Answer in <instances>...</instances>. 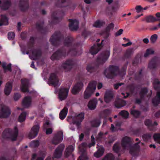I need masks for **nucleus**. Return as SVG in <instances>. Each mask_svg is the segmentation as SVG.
<instances>
[{"label":"nucleus","instance_id":"f257e3e1","mask_svg":"<svg viewBox=\"0 0 160 160\" xmlns=\"http://www.w3.org/2000/svg\"><path fill=\"white\" fill-rule=\"evenodd\" d=\"M140 142L132 145L131 139L129 137L126 136L123 138L122 140V146L123 149L128 150L130 153L133 154V153L138 150L140 148L138 144Z\"/></svg>","mask_w":160,"mask_h":160},{"label":"nucleus","instance_id":"f03ea898","mask_svg":"<svg viewBox=\"0 0 160 160\" xmlns=\"http://www.w3.org/2000/svg\"><path fill=\"white\" fill-rule=\"evenodd\" d=\"M92 138V143H90L88 145H87L85 143H82L80 146L79 147V148L80 151L82 152V155L80 156L78 160H87L88 159V157H87L85 152L83 153V151H84L85 149L87 147H88L90 148L92 146H94L95 144V142L94 141V138L93 135L91 136Z\"/></svg>","mask_w":160,"mask_h":160},{"label":"nucleus","instance_id":"7ed1b4c3","mask_svg":"<svg viewBox=\"0 0 160 160\" xmlns=\"http://www.w3.org/2000/svg\"><path fill=\"white\" fill-rule=\"evenodd\" d=\"M18 134V131L16 127L13 130L8 128L5 129L3 132L2 137L4 138H9L12 141L15 140Z\"/></svg>","mask_w":160,"mask_h":160},{"label":"nucleus","instance_id":"20e7f679","mask_svg":"<svg viewBox=\"0 0 160 160\" xmlns=\"http://www.w3.org/2000/svg\"><path fill=\"white\" fill-rule=\"evenodd\" d=\"M96 82L94 81H91L89 83L84 92V99L88 98L92 95L96 89Z\"/></svg>","mask_w":160,"mask_h":160},{"label":"nucleus","instance_id":"39448f33","mask_svg":"<svg viewBox=\"0 0 160 160\" xmlns=\"http://www.w3.org/2000/svg\"><path fill=\"white\" fill-rule=\"evenodd\" d=\"M84 118V114L83 113H81L76 115L74 117L71 116H68L67 121L69 122L72 121L74 124H76L77 126H79Z\"/></svg>","mask_w":160,"mask_h":160},{"label":"nucleus","instance_id":"423d86ee","mask_svg":"<svg viewBox=\"0 0 160 160\" xmlns=\"http://www.w3.org/2000/svg\"><path fill=\"white\" fill-rule=\"evenodd\" d=\"M11 114V111L9 108L5 105L0 104V118H6Z\"/></svg>","mask_w":160,"mask_h":160},{"label":"nucleus","instance_id":"0eeeda50","mask_svg":"<svg viewBox=\"0 0 160 160\" xmlns=\"http://www.w3.org/2000/svg\"><path fill=\"white\" fill-rule=\"evenodd\" d=\"M48 83L50 85L56 87L59 86L61 83L56 74L54 73H52L50 75L49 79L48 81Z\"/></svg>","mask_w":160,"mask_h":160},{"label":"nucleus","instance_id":"6e6552de","mask_svg":"<svg viewBox=\"0 0 160 160\" xmlns=\"http://www.w3.org/2000/svg\"><path fill=\"white\" fill-rule=\"evenodd\" d=\"M118 68L115 66H110L108 68L106 69L104 72V74L106 77L111 78L114 75V73L117 72Z\"/></svg>","mask_w":160,"mask_h":160},{"label":"nucleus","instance_id":"1a4fd4ad","mask_svg":"<svg viewBox=\"0 0 160 160\" xmlns=\"http://www.w3.org/2000/svg\"><path fill=\"white\" fill-rule=\"evenodd\" d=\"M63 139V132L62 131L58 132L53 138L52 142L55 145H57L61 142Z\"/></svg>","mask_w":160,"mask_h":160},{"label":"nucleus","instance_id":"9d476101","mask_svg":"<svg viewBox=\"0 0 160 160\" xmlns=\"http://www.w3.org/2000/svg\"><path fill=\"white\" fill-rule=\"evenodd\" d=\"M110 55L109 50L103 52L98 58L97 61L99 64H102L104 63L108 58Z\"/></svg>","mask_w":160,"mask_h":160},{"label":"nucleus","instance_id":"9b49d317","mask_svg":"<svg viewBox=\"0 0 160 160\" xmlns=\"http://www.w3.org/2000/svg\"><path fill=\"white\" fill-rule=\"evenodd\" d=\"M69 91V89L60 88L59 89L58 98L61 101L67 98Z\"/></svg>","mask_w":160,"mask_h":160},{"label":"nucleus","instance_id":"f8f14e48","mask_svg":"<svg viewBox=\"0 0 160 160\" xmlns=\"http://www.w3.org/2000/svg\"><path fill=\"white\" fill-rule=\"evenodd\" d=\"M39 128L40 126L38 124L33 126L28 134V138L30 139L35 138L37 135Z\"/></svg>","mask_w":160,"mask_h":160},{"label":"nucleus","instance_id":"ddd939ff","mask_svg":"<svg viewBox=\"0 0 160 160\" xmlns=\"http://www.w3.org/2000/svg\"><path fill=\"white\" fill-rule=\"evenodd\" d=\"M83 86V83L82 81L78 82L73 86L72 90V93L74 94H77L80 92Z\"/></svg>","mask_w":160,"mask_h":160},{"label":"nucleus","instance_id":"4468645a","mask_svg":"<svg viewBox=\"0 0 160 160\" xmlns=\"http://www.w3.org/2000/svg\"><path fill=\"white\" fill-rule=\"evenodd\" d=\"M64 148V145L60 144L56 149L53 154V158H60L62 155V151Z\"/></svg>","mask_w":160,"mask_h":160},{"label":"nucleus","instance_id":"2eb2a0df","mask_svg":"<svg viewBox=\"0 0 160 160\" xmlns=\"http://www.w3.org/2000/svg\"><path fill=\"white\" fill-rule=\"evenodd\" d=\"M21 89L22 91L24 92H28L29 81L26 79H23L21 80Z\"/></svg>","mask_w":160,"mask_h":160},{"label":"nucleus","instance_id":"dca6fc26","mask_svg":"<svg viewBox=\"0 0 160 160\" xmlns=\"http://www.w3.org/2000/svg\"><path fill=\"white\" fill-rule=\"evenodd\" d=\"M113 93L112 90H107L105 93L104 100L105 102L108 103L109 102L113 99Z\"/></svg>","mask_w":160,"mask_h":160},{"label":"nucleus","instance_id":"f3484780","mask_svg":"<svg viewBox=\"0 0 160 160\" xmlns=\"http://www.w3.org/2000/svg\"><path fill=\"white\" fill-rule=\"evenodd\" d=\"M65 53L63 51L58 50L52 55L51 58L52 60L58 59L61 56H64L65 55Z\"/></svg>","mask_w":160,"mask_h":160},{"label":"nucleus","instance_id":"a211bd4d","mask_svg":"<svg viewBox=\"0 0 160 160\" xmlns=\"http://www.w3.org/2000/svg\"><path fill=\"white\" fill-rule=\"evenodd\" d=\"M78 22L76 20H70L69 26L70 29L72 30H76L78 28Z\"/></svg>","mask_w":160,"mask_h":160},{"label":"nucleus","instance_id":"6ab92c4d","mask_svg":"<svg viewBox=\"0 0 160 160\" xmlns=\"http://www.w3.org/2000/svg\"><path fill=\"white\" fill-rule=\"evenodd\" d=\"M102 41H102L101 44H98L97 45H94L91 47L90 50V52L92 54H96L98 53L102 47Z\"/></svg>","mask_w":160,"mask_h":160},{"label":"nucleus","instance_id":"aec40b11","mask_svg":"<svg viewBox=\"0 0 160 160\" xmlns=\"http://www.w3.org/2000/svg\"><path fill=\"white\" fill-rule=\"evenodd\" d=\"M45 156L46 152L43 151L40 152L38 155L36 154H33L32 158L34 159L37 158V160H43Z\"/></svg>","mask_w":160,"mask_h":160},{"label":"nucleus","instance_id":"412c9836","mask_svg":"<svg viewBox=\"0 0 160 160\" xmlns=\"http://www.w3.org/2000/svg\"><path fill=\"white\" fill-rule=\"evenodd\" d=\"M97 102V100L96 98L91 100L88 104V108L91 110L94 109L96 108Z\"/></svg>","mask_w":160,"mask_h":160},{"label":"nucleus","instance_id":"4be33fe9","mask_svg":"<svg viewBox=\"0 0 160 160\" xmlns=\"http://www.w3.org/2000/svg\"><path fill=\"white\" fill-rule=\"evenodd\" d=\"M73 62L71 60H68L62 65V67L64 69L66 70V71L69 70L70 69L71 66L72 65Z\"/></svg>","mask_w":160,"mask_h":160},{"label":"nucleus","instance_id":"5701e85b","mask_svg":"<svg viewBox=\"0 0 160 160\" xmlns=\"http://www.w3.org/2000/svg\"><path fill=\"white\" fill-rule=\"evenodd\" d=\"M12 84L11 82H8L6 83L5 88L4 89V92L5 95H9L12 90Z\"/></svg>","mask_w":160,"mask_h":160},{"label":"nucleus","instance_id":"b1692460","mask_svg":"<svg viewBox=\"0 0 160 160\" xmlns=\"http://www.w3.org/2000/svg\"><path fill=\"white\" fill-rule=\"evenodd\" d=\"M98 148L97 151L94 154V156L97 158L102 156L104 151V148L102 146H99Z\"/></svg>","mask_w":160,"mask_h":160},{"label":"nucleus","instance_id":"393cba45","mask_svg":"<svg viewBox=\"0 0 160 160\" xmlns=\"http://www.w3.org/2000/svg\"><path fill=\"white\" fill-rule=\"evenodd\" d=\"M75 148V145H70L66 148L65 152V156L68 157L71 155L72 152L73 151Z\"/></svg>","mask_w":160,"mask_h":160},{"label":"nucleus","instance_id":"a878e982","mask_svg":"<svg viewBox=\"0 0 160 160\" xmlns=\"http://www.w3.org/2000/svg\"><path fill=\"white\" fill-rule=\"evenodd\" d=\"M31 98L29 97H26L22 101V105L25 107H29L31 104Z\"/></svg>","mask_w":160,"mask_h":160},{"label":"nucleus","instance_id":"bb28decb","mask_svg":"<svg viewBox=\"0 0 160 160\" xmlns=\"http://www.w3.org/2000/svg\"><path fill=\"white\" fill-rule=\"evenodd\" d=\"M126 102L125 101L119 99L116 101L115 105L116 108H120L124 106Z\"/></svg>","mask_w":160,"mask_h":160},{"label":"nucleus","instance_id":"cd10ccee","mask_svg":"<svg viewBox=\"0 0 160 160\" xmlns=\"http://www.w3.org/2000/svg\"><path fill=\"white\" fill-rule=\"evenodd\" d=\"M68 112V109L65 107L60 112L59 117L61 119H63L66 116Z\"/></svg>","mask_w":160,"mask_h":160},{"label":"nucleus","instance_id":"c85d7f7f","mask_svg":"<svg viewBox=\"0 0 160 160\" xmlns=\"http://www.w3.org/2000/svg\"><path fill=\"white\" fill-rule=\"evenodd\" d=\"M152 102L154 105L156 106L160 103V92H157L156 96L153 100Z\"/></svg>","mask_w":160,"mask_h":160},{"label":"nucleus","instance_id":"c756f323","mask_svg":"<svg viewBox=\"0 0 160 160\" xmlns=\"http://www.w3.org/2000/svg\"><path fill=\"white\" fill-rule=\"evenodd\" d=\"M49 123L48 121L46 122L43 125V128L46 129V133L47 134H51L52 132V129L51 128H49L47 129L49 127Z\"/></svg>","mask_w":160,"mask_h":160},{"label":"nucleus","instance_id":"7c9ffc66","mask_svg":"<svg viewBox=\"0 0 160 160\" xmlns=\"http://www.w3.org/2000/svg\"><path fill=\"white\" fill-rule=\"evenodd\" d=\"M1 19L0 20V26L7 25L8 24V19L5 16L1 15Z\"/></svg>","mask_w":160,"mask_h":160},{"label":"nucleus","instance_id":"2f4dec72","mask_svg":"<svg viewBox=\"0 0 160 160\" xmlns=\"http://www.w3.org/2000/svg\"><path fill=\"white\" fill-rule=\"evenodd\" d=\"M58 39V36L57 34H54L50 39V42L53 44L57 42Z\"/></svg>","mask_w":160,"mask_h":160},{"label":"nucleus","instance_id":"473e14b6","mask_svg":"<svg viewBox=\"0 0 160 160\" xmlns=\"http://www.w3.org/2000/svg\"><path fill=\"white\" fill-rule=\"evenodd\" d=\"M26 113L25 112H23L19 116L18 118V121L20 122L24 121L26 119Z\"/></svg>","mask_w":160,"mask_h":160},{"label":"nucleus","instance_id":"72a5a7b5","mask_svg":"<svg viewBox=\"0 0 160 160\" xmlns=\"http://www.w3.org/2000/svg\"><path fill=\"white\" fill-rule=\"evenodd\" d=\"M104 24V23L102 21L98 20L93 24V26L96 28H99L102 26Z\"/></svg>","mask_w":160,"mask_h":160},{"label":"nucleus","instance_id":"f704fd0d","mask_svg":"<svg viewBox=\"0 0 160 160\" xmlns=\"http://www.w3.org/2000/svg\"><path fill=\"white\" fill-rule=\"evenodd\" d=\"M2 67L5 71L8 70L10 71H11V64H9L7 65L5 62H3L2 64Z\"/></svg>","mask_w":160,"mask_h":160},{"label":"nucleus","instance_id":"c9c22d12","mask_svg":"<svg viewBox=\"0 0 160 160\" xmlns=\"http://www.w3.org/2000/svg\"><path fill=\"white\" fill-rule=\"evenodd\" d=\"M38 55V52L37 51L34 50L32 52V56L30 55L29 57L31 59H36L37 58Z\"/></svg>","mask_w":160,"mask_h":160},{"label":"nucleus","instance_id":"e433bc0d","mask_svg":"<svg viewBox=\"0 0 160 160\" xmlns=\"http://www.w3.org/2000/svg\"><path fill=\"white\" fill-rule=\"evenodd\" d=\"M145 123V124L149 127H150L153 126H156L158 124L156 122H154L153 123H152L150 120H146Z\"/></svg>","mask_w":160,"mask_h":160},{"label":"nucleus","instance_id":"4c0bfd02","mask_svg":"<svg viewBox=\"0 0 160 160\" xmlns=\"http://www.w3.org/2000/svg\"><path fill=\"white\" fill-rule=\"evenodd\" d=\"M146 20L147 22H151L156 21L157 20L155 17L150 16L146 18Z\"/></svg>","mask_w":160,"mask_h":160},{"label":"nucleus","instance_id":"58836bf2","mask_svg":"<svg viewBox=\"0 0 160 160\" xmlns=\"http://www.w3.org/2000/svg\"><path fill=\"white\" fill-rule=\"evenodd\" d=\"M100 122L99 120H95L91 122L92 126L93 127H98L99 126Z\"/></svg>","mask_w":160,"mask_h":160},{"label":"nucleus","instance_id":"ea45409f","mask_svg":"<svg viewBox=\"0 0 160 160\" xmlns=\"http://www.w3.org/2000/svg\"><path fill=\"white\" fill-rule=\"evenodd\" d=\"M153 138L156 142L160 144V134H155L153 135Z\"/></svg>","mask_w":160,"mask_h":160},{"label":"nucleus","instance_id":"a19ab883","mask_svg":"<svg viewBox=\"0 0 160 160\" xmlns=\"http://www.w3.org/2000/svg\"><path fill=\"white\" fill-rule=\"evenodd\" d=\"M114 157L111 153H109L106 155L102 160H113Z\"/></svg>","mask_w":160,"mask_h":160},{"label":"nucleus","instance_id":"79ce46f5","mask_svg":"<svg viewBox=\"0 0 160 160\" xmlns=\"http://www.w3.org/2000/svg\"><path fill=\"white\" fill-rule=\"evenodd\" d=\"M119 114L124 118H127L128 117L129 113L126 111L123 110L119 112Z\"/></svg>","mask_w":160,"mask_h":160},{"label":"nucleus","instance_id":"37998d69","mask_svg":"<svg viewBox=\"0 0 160 160\" xmlns=\"http://www.w3.org/2000/svg\"><path fill=\"white\" fill-rule=\"evenodd\" d=\"M158 37V36L157 34H154L152 35L150 38V41L152 43H154L157 39Z\"/></svg>","mask_w":160,"mask_h":160},{"label":"nucleus","instance_id":"c03bdc74","mask_svg":"<svg viewBox=\"0 0 160 160\" xmlns=\"http://www.w3.org/2000/svg\"><path fill=\"white\" fill-rule=\"evenodd\" d=\"M147 92V90L146 88H142L141 90L140 95L141 98H142L144 95Z\"/></svg>","mask_w":160,"mask_h":160},{"label":"nucleus","instance_id":"a18cd8bd","mask_svg":"<svg viewBox=\"0 0 160 160\" xmlns=\"http://www.w3.org/2000/svg\"><path fill=\"white\" fill-rule=\"evenodd\" d=\"M39 142L38 141H33L30 143V146L32 147H38L39 145Z\"/></svg>","mask_w":160,"mask_h":160},{"label":"nucleus","instance_id":"49530a36","mask_svg":"<svg viewBox=\"0 0 160 160\" xmlns=\"http://www.w3.org/2000/svg\"><path fill=\"white\" fill-rule=\"evenodd\" d=\"M154 52L152 49H147L146 53L145 54L144 56L145 57H147L148 55L154 53Z\"/></svg>","mask_w":160,"mask_h":160},{"label":"nucleus","instance_id":"de8ad7c7","mask_svg":"<svg viewBox=\"0 0 160 160\" xmlns=\"http://www.w3.org/2000/svg\"><path fill=\"white\" fill-rule=\"evenodd\" d=\"M131 113L136 117H138L140 114V112L139 111L134 110H132L131 111Z\"/></svg>","mask_w":160,"mask_h":160},{"label":"nucleus","instance_id":"09e8293b","mask_svg":"<svg viewBox=\"0 0 160 160\" xmlns=\"http://www.w3.org/2000/svg\"><path fill=\"white\" fill-rule=\"evenodd\" d=\"M135 9L137 13L142 12L143 11V8L140 5L136 6Z\"/></svg>","mask_w":160,"mask_h":160},{"label":"nucleus","instance_id":"8fccbe9b","mask_svg":"<svg viewBox=\"0 0 160 160\" xmlns=\"http://www.w3.org/2000/svg\"><path fill=\"white\" fill-rule=\"evenodd\" d=\"M118 143H117L115 144L113 146V150L116 152H118L119 150V148L118 147Z\"/></svg>","mask_w":160,"mask_h":160},{"label":"nucleus","instance_id":"3c124183","mask_svg":"<svg viewBox=\"0 0 160 160\" xmlns=\"http://www.w3.org/2000/svg\"><path fill=\"white\" fill-rule=\"evenodd\" d=\"M154 87L155 89L160 88V82L158 80L155 81Z\"/></svg>","mask_w":160,"mask_h":160},{"label":"nucleus","instance_id":"603ef678","mask_svg":"<svg viewBox=\"0 0 160 160\" xmlns=\"http://www.w3.org/2000/svg\"><path fill=\"white\" fill-rule=\"evenodd\" d=\"M8 38L9 39H12L14 38L15 34L14 32H9L8 34Z\"/></svg>","mask_w":160,"mask_h":160},{"label":"nucleus","instance_id":"864d4df0","mask_svg":"<svg viewBox=\"0 0 160 160\" xmlns=\"http://www.w3.org/2000/svg\"><path fill=\"white\" fill-rule=\"evenodd\" d=\"M87 70L88 71L90 72H92L94 70V68L91 65H88L87 68Z\"/></svg>","mask_w":160,"mask_h":160},{"label":"nucleus","instance_id":"5fc2aeb1","mask_svg":"<svg viewBox=\"0 0 160 160\" xmlns=\"http://www.w3.org/2000/svg\"><path fill=\"white\" fill-rule=\"evenodd\" d=\"M21 97L20 94L18 93L15 94L14 96V99L15 101L18 100Z\"/></svg>","mask_w":160,"mask_h":160},{"label":"nucleus","instance_id":"6e6d98bb","mask_svg":"<svg viewBox=\"0 0 160 160\" xmlns=\"http://www.w3.org/2000/svg\"><path fill=\"white\" fill-rule=\"evenodd\" d=\"M148 67L150 69L154 68L156 67V64L154 63L150 62L149 64Z\"/></svg>","mask_w":160,"mask_h":160},{"label":"nucleus","instance_id":"4d7b16f0","mask_svg":"<svg viewBox=\"0 0 160 160\" xmlns=\"http://www.w3.org/2000/svg\"><path fill=\"white\" fill-rule=\"evenodd\" d=\"M123 31V30L122 29H119L115 33V36H117L121 35Z\"/></svg>","mask_w":160,"mask_h":160},{"label":"nucleus","instance_id":"13d9d810","mask_svg":"<svg viewBox=\"0 0 160 160\" xmlns=\"http://www.w3.org/2000/svg\"><path fill=\"white\" fill-rule=\"evenodd\" d=\"M114 27V25L112 23L110 24L107 27V29L108 31L110 29H113Z\"/></svg>","mask_w":160,"mask_h":160},{"label":"nucleus","instance_id":"bf43d9fd","mask_svg":"<svg viewBox=\"0 0 160 160\" xmlns=\"http://www.w3.org/2000/svg\"><path fill=\"white\" fill-rule=\"evenodd\" d=\"M103 133L102 132H100L98 134V135L97 136L96 138L97 139H100L102 137V136L103 135Z\"/></svg>","mask_w":160,"mask_h":160},{"label":"nucleus","instance_id":"052dcab7","mask_svg":"<svg viewBox=\"0 0 160 160\" xmlns=\"http://www.w3.org/2000/svg\"><path fill=\"white\" fill-rule=\"evenodd\" d=\"M122 84V83H119L116 84H115L114 85V88L116 89H117L119 86H121Z\"/></svg>","mask_w":160,"mask_h":160},{"label":"nucleus","instance_id":"680f3d73","mask_svg":"<svg viewBox=\"0 0 160 160\" xmlns=\"http://www.w3.org/2000/svg\"><path fill=\"white\" fill-rule=\"evenodd\" d=\"M156 17L157 18V20H158L160 21V13L158 12L156 14Z\"/></svg>","mask_w":160,"mask_h":160},{"label":"nucleus","instance_id":"e2e57ef3","mask_svg":"<svg viewBox=\"0 0 160 160\" xmlns=\"http://www.w3.org/2000/svg\"><path fill=\"white\" fill-rule=\"evenodd\" d=\"M132 44V43L131 42H129L126 44H123L122 46L124 47H127L131 45Z\"/></svg>","mask_w":160,"mask_h":160},{"label":"nucleus","instance_id":"0e129e2a","mask_svg":"<svg viewBox=\"0 0 160 160\" xmlns=\"http://www.w3.org/2000/svg\"><path fill=\"white\" fill-rule=\"evenodd\" d=\"M102 87V84L101 83H98V89H100Z\"/></svg>","mask_w":160,"mask_h":160},{"label":"nucleus","instance_id":"69168bd1","mask_svg":"<svg viewBox=\"0 0 160 160\" xmlns=\"http://www.w3.org/2000/svg\"><path fill=\"white\" fill-rule=\"evenodd\" d=\"M84 137V135L83 133H81L79 136V139L80 141H82Z\"/></svg>","mask_w":160,"mask_h":160},{"label":"nucleus","instance_id":"338daca9","mask_svg":"<svg viewBox=\"0 0 160 160\" xmlns=\"http://www.w3.org/2000/svg\"><path fill=\"white\" fill-rule=\"evenodd\" d=\"M143 42L146 43H147L149 42V40L148 38H146L143 39Z\"/></svg>","mask_w":160,"mask_h":160},{"label":"nucleus","instance_id":"774afa93","mask_svg":"<svg viewBox=\"0 0 160 160\" xmlns=\"http://www.w3.org/2000/svg\"><path fill=\"white\" fill-rule=\"evenodd\" d=\"M21 25V23L20 22H18V31H19L20 30V27Z\"/></svg>","mask_w":160,"mask_h":160}]
</instances>
